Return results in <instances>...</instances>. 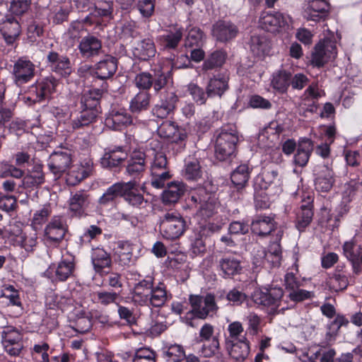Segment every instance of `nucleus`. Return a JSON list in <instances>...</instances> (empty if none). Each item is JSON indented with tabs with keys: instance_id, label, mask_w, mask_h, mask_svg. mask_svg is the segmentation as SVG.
<instances>
[{
	"instance_id": "6e6552de",
	"label": "nucleus",
	"mask_w": 362,
	"mask_h": 362,
	"mask_svg": "<svg viewBox=\"0 0 362 362\" xmlns=\"http://www.w3.org/2000/svg\"><path fill=\"white\" fill-rule=\"evenodd\" d=\"M76 264L74 257L63 258L57 265L52 264L45 272V276L52 282L66 281L74 276Z\"/></svg>"
},
{
	"instance_id": "a18cd8bd",
	"label": "nucleus",
	"mask_w": 362,
	"mask_h": 362,
	"mask_svg": "<svg viewBox=\"0 0 362 362\" xmlns=\"http://www.w3.org/2000/svg\"><path fill=\"white\" fill-rule=\"evenodd\" d=\"M122 190L123 182H118L110 186L99 198V204L105 206L112 204L118 197H122Z\"/></svg>"
},
{
	"instance_id": "c9c22d12",
	"label": "nucleus",
	"mask_w": 362,
	"mask_h": 362,
	"mask_svg": "<svg viewBox=\"0 0 362 362\" xmlns=\"http://www.w3.org/2000/svg\"><path fill=\"white\" fill-rule=\"evenodd\" d=\"M313 150V142L308 138H301L298 141L297 151L294 155V163L300 167L307 165Z\"/></svg>"
},
{
	"instance_id": "a878e982",
	"label": "nucleus",
	"mask_w": 362,
	"mask_h": 362,
	"mask_svg": "<svg viewBox=\"0 0 362 362\" xmlns=\"http://www.w3.org/2000/svg\"><path fill=\"white\" fill-rule=\"evenodd\" d=\"M105 123L110 129L121 130L132 123V117L124 109H112L107 115Z\"/></svg>"
},
{
	"instance_id": "0eeeda50",
	"label": "nucleus",
	"mask_w": 362,
	"mask_h": 362,
	"mask_svg": "<svg viewBox=\"0 0 362 362\" xmlns=\"http://www.w3.org/2000/svg\"><path fill=\"white\" fill-rule=\"evenodd\" d=\"M151 185L153 187L160 189L165 186L166 180H169L170 175L168 168L166 156L163 152H156L151 166Z\"/></svg>"
},
{
	"instance_id": "6ab92c4d",
	"label": "nucleus",
	"mask_w": 362,
	"mask_h": 362,
	"mask_svg": "<svg viewBox=\"0 0 362 362\" xmlns=\"http://www.w3.org/2000/svg\"><path fill=\"white\" fill-rule=\"evenodd\" d=\"M78 48L81 57L86 59H91L103 53L101 40L93 35L83 37Z\"/></svg>"
},
{
	"instance_id": "603ef678",
	"label": "nucleus",
	"mask_w": 362,
	"mask_h": 362,
	"mask_svg": "<svg viewBox=\"0 0 362 362\" xmlns=\"http://www.w3.org/2000/svg\"><path fill=\"white\" fill-rule=\"evenodd\" d=\"M226 54L222 50H216L212 52L204 62L202 65L205 71L211 70L222 66L225 63Z\"/></svg>"
},
{
	"instance_id": "ea45409f",
	"label": "nucleus",
	"mask_w": 362,
	"mask_h": 362,
	"mask_svg": "<svg viewBox=\"0 0 362 362\" xmlns=\"http://www.w3.org/2000/svg\"><path fill=\"white\" fill-rule=\"evenodd\" d=\"M255 183L261 189H266L272 185L274 186L281 185V177L277 170L267 169L256 177Z\"/></svg>"
},
{
	"instance_id": "680f3d73",
	"label": "nucleus",
	"mask_w": 362,
	"mask_h": 362,
	"mask_svg": "<svg viewBox=\"0 0 362 362\" xmlns=\"http://www.w3.org/2000/svg\"><path fill=\"white\" fill-rule=\"evenodd\" d=\"M349 323V321L342 315H337L335 319L331 322L328 325L329 332L326 334V339L330 340L332 338H334L339 329L342 326L346 327Z\"/></svg>"
},
{
	"instance_id": "c756f323",
	"label": "nucleus",
	"mask_w": 362,
	"mask_h": 362,
	"mask_svg": "<svg viewBox=\"0 0 362 362\" xmlns=\"http://www.w3.org/2000/svg\"><path fill=\"white\" fill-rule=\"evenodd\" d=\"M91 262L95 272L100 276L107 274L105 269H110L112 264L110 254L100 247H96L93 250Z\"/></svg>"
},
{
	"instance_id": "774afa93",
	"label": "nucleus",
	"mask_w": 362,
	"mask_h": 362,
	"mask_svg": "<svg viewBox=\"0 0 362 362\" xmlns=\"http://www.w3.org/2000/svg\"><path fill=\"white\" fill-rule=\"evenodd\" d=\"M50 210L48 206H44L40 210L37 211L33 217L31 226L35 229V230H37L41 228L43 223H45L49 216L50 215Z\"/></svg>"
},
{
	"instance_id": "5701e85b",
	"label": "nucleus",
	"mask_w": 362,
	"mask_h": 362,
	"mask_svg": "<svg viewBox=\"0 0 362 362\" xmlns=\"http://www.w3.org/2000/svg\"><path fill=\"white\" fill-rule=\"evenodd\" d=\"M155 284L154 278L149 276L135 284L132 292V300L134 303L141 306L147 305L148 298Z\"/></svg>"
},
{
	"instance_id": "e433bc0d",
	"label": "nucleus",
	"mask_w": 362,
	"mask_h": 362,
	"mask_svg": "<svg viewBox=\"0 0 362 362\" xmlns=\"http://www.w3.org/2000/svg\"><path fill=\"white\" fill-rule=\"evenodd\" d=\"M185 192V185L182 182H171L163 192L162 201L165 204L176 203Z\"/></svg>"
},
{
	"instance_id": "ddd939ff",
	"label": "nucleus",
	"mask_w": 362,
	"mask_h": 362,
	"mask_svg": "<svg viewBox=\"0 0 362 362\" xmlns=\"http://www.w3.org/2000/svg\"><path fill=\"white\" fill-rule=\"evenodd\" d=\"M19 19L11 14H6L0 23V32L7 45H13L21 34Z\"/></svg>"
},
{
	"instance_id": "7ed1b4c3",
	"label": "nucleus",
	"mask_w": 362,
	"mask_h": 362,
	"mask_svg": "<svg viewBox=\"0 0 362 362\" xmlns=\"http://www.w3.org/2000/svg\"><path fill=\"white\" fill-rule=\"evenodd\" d=\"M187 220L175 211L165 213L160 219L159 230L164 239L175 240L187 230Z\"/></svg>"
},
{
	"instance_id": "37998d69",
	"label": "nucleus",
	"mask_w": 362,
	"mask_h": 362,
	"mask_svg": "<svg viewBox=\"0 0 362 362\" xmlns=\"http://www.w3.org/2000/svg\"><path fill=\"white\" fill-rule=\"evenodd\" d=\"M79 115L71 121V125L74 129H79L94 122L101 112L96 110L80 108Z\"/></svg>"
},
{
	"instance_id": "412c9836",
	"label": "nucleus",
	"mask_w": 362,
	"mask_h": 362,
	"mask_svg": "<svg viewBox=\"0 0 362 362\" xmlns=\"http://www.w3.org/2000/svg\"><path fill=\"white\" fill-rule=\"evenodd\" d=\"M192 200L199 202V214L202 217L210 218L216 213L217 199L214 194L207 193L205 189H200L197 196L192 197Z\"/></svg>"
},
{
	"instance_id": "f3484780",
	"label": "nucleus",
	"mask_w": 362,
	"mask_h": 362,
	"mask_svg": "<svg viewBox=\"0 0 362 362\" xmlns=\"http://www.w3.org/2000/svg\"><path fill=\"white\" fill-rule=\"evenodd\" d=\"M211 33L217 41L227 42L237 37L239 29L230 21H218L213 25Z\"/></svg>"
},
{
	"instance_id": "a211bd4d",
	"label": "nucleus",
	"mask_w": 362,
	"mask_h": 362,
	"mask_svg": "<svg viewBox=\"0 0 362 362\" xmlns=\"http://www.w3.org/2000/svg\"><path fill=\"white\" fill-rule=\"evenodd\" d=\"M67 231L66 220L62 216H55L46 226L45 236L51 242L58 243L64 239Z\"/></svg>"
},
{
	"instance_id": "79ce46f5",
	"label": "nucleus",
	"mask_w": 362,
	"mask_h": 362,
	"mask_svg": "<svg viewBox=\"0 0 362 362\" xmlns=\"http://www.w3.org/2000/svg\"><path fill=\"white\" fill-rule=\"evenodd\" d=\"M168 299L166 286L162 282L155 284L152 292L148 298L147 305L144 306H152L154 308L162 307Z\"/></svg>"
},
{
	"instance_id": "de8ad7c7",
	"label": "nucleus",
	"mask_w": 362,
	"mask_h": 362,
	"mask_svg": "<svg viewBox=\"0 0 362 362\" xmlns=\"http://www.w3.org/2000/svg\"><path fill=\"white\" fill-rule=\"evenodd\" d=\"M113 3L112 1L105 2L104 6L102 7H95V10L93 13L88 15L83 20L85 23H89L90 25H93L95 23H98L97 20L98 17H105L112 19L113 18Z\"/></svg>"
},
{
	"instance_id": "393cba45",
	"label": "nucleus",
	"mask_w": 362,
	"mask_h": 362,
	"mask_svg": "<svg viewBox=\"0 0 362 362\" xmlns=\"http://www.w3.org/2000/svg\"><path fill=\"white\" fill-rule=\"evenodd\" d=\"M69 209L72 216L81 217L85 214L90 204V195L85 190H78L71 194L69 199Z\"/></svg>"
},
{
	"instance_id": "c85d7f7f",
	"label": "nucleus",
	"mask_w": 362,
	"mask_h": 362,
	"mask_svg": "<svg viewBox=\"0 0 362 362\" xmlns=\"http://www.w3.org/2000/svg\"><path fill=\"white\" fill-rule=\"evenodd\" d=\"M95 77L100 80H107L112 78L117 70V59L111 56L106 55L105 58L95 64Z\"/></svg>"
},
{
	"instance_id": "4be33fe9",
	"label": "nucleus",
	"mask_w": 362,
	"mask_h": 362,
	"mask_svg": "<svg viewBox=\"0 0 362 362\" xmlns=\"http://www.w3.org/2000/svg\"><path fill=\"white\" fill-rule=\"evenodd\" d=\"M302 202L296 219V227L300 232L304 231L310 224L314 215L313 197L307 195L302 199Z\"/></svg>"
},
{
	"instance_id": "b1692460",
	"label": "nucleus",
	"mask_w": 362,
	"mask_h": 362,
	"mask_svg": "<svg viewBox=\"0 0 362 362\" xmlns=\"http://www.w3.org/2000/svg\"><path fill=\"white\" fill-rule=\"evenodd\" d=\"M218 268L220 275L224 279H231L241 274L243 270L241 261L233 255L221 258L218 262Z\"/></svg>"
},
{
	"instance_id": "69168bd1",
	"label": "nucleus",
	"mask_w": 362,
	"mask_h": 362,
	"mask_svg": "<svg viewBox=\"0 0 362 362\" xmlns=\"http://www.w3.org/2000/svg\"><path fill=\"white\" fill-rule=\"evenodd\" d=\"M134 83L140 90L148 91L153 86V76L148 72H141L135 76Z\"/></svg>"
},
{
	"instance_id": "3c124183",
	"label": "nucleus",
	"mask_w": 362,
	"mask_h": 362,
	"mask_svg": "<svg viewBox=\"0 0 362 362\" xmlns=\"http://www.w3.org/2000/svg\"><path fill=\"white\" fill-rule=\"evenodd\" d=\"M250 49L254 55L262 57L269 52L270 46L265 37L254 35L250 39Z\"/></svg>"
},
{
	"instance_id": "cd10ccee",
	"label": "nucleus",
	"mask_w": 362,
	"mask_h": 362,
	"mask_svg": "<svg viewBox=\"0 0 362 362\" xmlns=\"http://www.w3.org/2000/svg\"><path fill=\"white\" fill-rule=\"evenodd\" d=\"M123 188L122 197L128 202L129 204L136 208H143L147 203L136 187L135 181L123 182Z\"/></svg>"
},
{
	"instance_id": "20e7f679",
	"label": "nucleus",
	"mask_w": 362,
	"mask_h": 362,
	"mask_svg": "<svg viewBox=\"0 0 362 362\" xmlns=\"http://www.w3.org/2000/svg\"><path fill=\"white\" fill-rule=\"evenodd\" d=\"M157 133L160 138L169 139L173 149H175L177 153L185 149L187 134L184 129H180L174 122H163L158 127Z\"/></svg>"
},
{
	"instance_id": "f704fd0d",
	"label": "nucleus",
	"mask_w": 362,
	"mask_h": 362,
	"mask_svg": "<svg viewBox=\"0 0 362 362\" xmlns=\"http://www.w3.org/2000/svg\"><path fill=\"white\" fill-rule=\"evenodd\" d=\"M156 45L151 38H145L138 41L133 48L134 56L141 61H148L155 57Z\"/></svg>"
},
{
	"instance_id": "7c9ffc66",
	"label": "nucleus",
	"mask_w": 362,
	"mask_h": 362,
	"mask_svg": "<svg viewBox=\"0 0 362 362\" xmlns=\"http://www.w3.org/2000/svg\"><path fill=\"white\" fill-rule=\"evenodd\" d=\"M226 344L230 356L235 360L243 361L248 356L250 346L245 335L238 341L226 340Z\"/></svg>"
},
{
	"instance_id": "338daca9",
	"label": "nucleus",
	"mask_w": 362,
	"mask_h": 362,
	"mask_svg": "<svg viewBox=\"0 0 362 362\" xmlns=\"http://www.w3.org/2000/svg\"><path fill=\"white\" fill-rule=\"evenodd\" d=\"M44 33V27L41 22L33 21L27 28V37L30 42H35L38 37L42 36Z\"/></svg>"
},
{
	"instance_id": "09e8293b",
	"label": "nucleus",
	"mask_w": 362,
	"mask_h": 362,
	"mask_svg": "<svg viewBox=\"0 0 362 362\" xmlns=\"http://www.w3.org/2000/svg\"><path fill=\"white\" fill-rule=\"evenodd\" d=\"M228 89V83L223 78H211L206 86V95L209 98L219 96Z\"/></svg>"
},
{
	"instance_id": "f8f14e48",
	"label": "nucleus",
	"mask_w": 362,
	"mask_h": 362,
	"mask_svg": "<svg viewBox=\"0 0 362 362\" xmlns=\"http://www.w3.org/2000/svg\"><path fill=\"white\" fill-rule=\"evenodd\" d=\"M147 167L146 156L144 151L134 150L129 156L126 164V174L134 179H139Z\"/></svg>"
},
{
	"instance_id": "58836bf2",
	"label": "nucleus",
	"mask_w": 362,
	"mask_h": 362,
	"mask_svg": "<svg viewBox=\"0 0 362 362\" xmlns=\"http://www.w3.org/2000/svg\"><path fill=\"white\" fill-rule=\"evenodd\" d=\"M251 170L247 165L241 164L232 172L231 182L238 192L242 191L247 185Z\"/></svg>"
},
{
	"instance_id": "f257e3e1",
	"label": "nucleus",
	"mask_w": 362,
	"mask_h": 362,
	"mask_svg": "<svg viewBox=\"0 0 362 362\" xmlns=\"http://www.w3.org/2000/svg\"><path fill=\"white\" fill-rule=\"evenodd\" d=\"M189 301L192 309L181 316L180 320L191 327H197L194 323L196 319L205 320L208 317H212L218 310L215 297L211 293H207L204 297L190 295Z\"/></svg>"
},
{
	"instance_id": "4c0bfd02",
	"label": "nucleus",
	"mask_w": 362,
	"mask_h": 362,
	"mask_svg": "<svg viewBox=\"0 0 362 362\" xmlns=\"http://www.w3.org/2000/svg\"><path fill=\"white\" fill-rule=\"evenodd\" d=\"M116 255L117 261L122 266H128L134 262L133 252L136 249V245L129 241H118Z\"/></svg>"
},
{
	"instance_id": "4468645a",
	"label": "nucleus",
	"mask_w": 362,
	"mask_h": 362,
	"mask_svg": "<svg viewBox=\"0 0 362 362\" xmlns=\"http://www.w3.org/2000/svg\"><path fill=\"white\" fill-rule=\"evenodd\" d=\"M331 6L326 0H311L304 10L303 16L308 21H325L329 16Z\"/></svg>"
},
{
	"instance_id": "052dcab7",
	"label": "nucleus",
	"mask_w": 362,
	"mask_h": 362,
	"mask_svg": "<svg viewBox=\"0 0 362 362\" xmlns=\"http://www.w3.org/2000/svg\"><path fill=\"white\" fill-rule=\"evenodd\" d=\"M93 295L97 303L104 306H107L112 303L117 304V300L119 298V293L105 290L96 291Z\"/></svg>"
},
{
	"instance_id": "4d7b16f0",
	"label": "nucleus",
	"mask_w": 362,
	"mask_h": 362,
	"mask_svg": "<svg viewBox=\"0 0 362 362\" xmlns=\"http://www.w3.org/2000/svg\"><path fill=\"white\" fill-rule=\"evenodd\" d=\"M31 0H11L8 7L9 14L21 18L30 8Z\"/></svg>"
},
{
	"instance_id": "13d9d810",
	"label": "nucleus",
	"mask_w": 362,
	"mask_h": 362,
	"mask_svg": "<svg viewBox=\"0 0 362 362\" xmlns=\"http://www.w3.org/2000/svg\"><path fill=\"white\" fill-rule=\"evenodd\" d=\"M182 30L179 28L170 32L162 37V43L165 49H175L182 39Z\"/></svg>"
},
{
	"instance_id": "9b49d317",
	"label": "nucleus",
	"mask_w": 362,
	"mask_h": 362,
	"mask_svg": "<svg viewBox=\"0 0 362 362\" xmlns=\"http://www.w3.org/2000/svg\"><path fill=\"white\" fill-rule=\"evenodd\" d=\"M35 66L29 59L21 57L13 64L12 74L14 83L18 86L30 82L35 76Z\"/></svg>"
},
{
	"instance_id": "49530a36",
	"label": "nucleus",
	"mask_w": 362,
	"mask_h": 362,
	"mask_svg": "<svg viewBox=\"0 0 362 362\" xmlns=\"http://www.w3.org/2000/svg\"><path fill=\"white\" fill-rule=\"evenodd\" d=\"M291 72L285 70L274 73L272 80L273 88L280 93H286L291 84Z\"/></svg>"
},
{
	"instance_id": "423d86ee",
	"label": "nucleus",
	"mask_w": 362,
	"mask_h": 362,
	"mask_svg": "<svg viewBox=\"0 0 362 362\" xmlns=\"http://www.w3.org/2000/svg\"><path fill=\"white\" fill-rule=\"evenodd\" d=\"M46 64L52 73L61 78H68L73 72L72 64L69 57L54 50L47 52Z\"/></svg>"
},
{
	"instance_id": "0e129e2a",
	"label": "nucleus",
	"mask_w": 362,
	"mask_h": 362,
	"mask_svg": "<svg viewBox=\"0 0 362 362\" xmlns=\"http://www.w3.org/2000/svg\"><path fill=\"white\" fill-rule=\"evenodd\" d=\"M90 169H85L83 167H80L76 170H74L68 173L66 177V182L69 185H76L90 174Z\"/></svg>"
},
{
	"instance_id": "8fccbe9b",
	"label": "nucleus",
	"mask_w": 362,
	"mask_h": 362,
	"mask_svg": "<svg viewBox=\"0 0 362 362\" xmlns=\"http://www.w3.org/2000/svg\"><path fill=\"white\" fill-rule=\"evenodd\" d=\"M206 238L202 235L197 229H194L189 236L190 250L195 255H204L206 251Z\"/></svg>"
},
{
	"instance_id": "5fc2aeb1",
	"label": "nucleus",
	"mask_w": 362,
	"mask_h": 362,
	"mask_svg": "<svg viewBox=\"0 0 362 362\" xmlns=\"http://www.w3.org/2000/svg\"><path fill=\"white\" fill-rule=\"evenodd\" d=\"M1 296L8 300L9 303L8 305L16 306L17 315H21L23 313V307L20 298L19 293L13 286H6L4 288V291Z\"/></svg>"
},
{
	"instance_id": "dca6fc26",
	"label": "nucleus",
	"mask_w": 362,
	"mask_h": 362,
	"mask_svg": "<svg viewBox=\"0 0 362 362\" xmlns=\"http://www.w3.org/2000/svg\"><path fill=\"white\" fill-rule=\"evenodd\" d=\"M127 158V153L122 146L105 148L104 153L100 159L102 168L114 170L122 165Z\"/></svg>"
},
{
	"instance_id": "bb28decb",
	"label": "nucleus",
	"mask_w": 362,
	"mask_h": 362,
	"mask_svg": "<svg viewBox=\"0 0 362 362\" xmlns=\"http://www.w3.org/2000/svg\"><path fill=\"white\" fill-rule=\"evenodd\" d=\"M276 223L274 216L257 215L252 221L250 229L252 232L259 236L264 237L275 230Z\"/></svg>"
},
{
	"instance_id": "f03ea898",
	"label": "nucleus",
	"mask_w": 362,
	"mask_h": 362,
	"mask_svg": "<svg viewBox=\"0 0 362 362\" xmlns=\"http://www.w3.org/2000/svg\"><path fill=\"white\" fill-rule=\"evenodd\" d=\"M215 156L225 161L235 156L239 141L238 132L234 125H226L216 131Z\"/></svg>"
},
{
	"instance_id": "6e6d98bb",
	"label": "nucleus",
	"mask_w": 362,
	"mask_h": 362,
	"mask_svg": "<svg viewBox=\"0 0 362 362\" xmlns=\"http://www.w3.org/2000/svg\"><path fill=\"white\" fill-rule=\"evenodd\" d=\"M283 130L284 127L277 121H272L261 130L258 139L262 141H264V139H271L272 141Z\"/></svg>"
},
{
	"instance_id": "473e14b6",
	"label": "nucleus",
	"mask_w": 362,
	"mask_h": 362,
	"mask_svg": "<svg viewBox=\"0 0 362 362\" xmlns=\"http://www.w3.org/2000/svg\"><path fill=\"white\" fill-rule=\"evenodd\" d=\"M103 94V90L93 88L84 91L80 99V108L96 110L101 112L100 100Z\"/></svg>"
},
{
	"instance_id": "72a5a7b5",
	"label": "nucleus",
	"mask_w": 362,
	"mask_h": 362,
	"mask_svg": "<svg viewBox=\"0 0 362 362\" xmlns=\"http://www.w3.org/2000/svg\"><path fill=\"white\" fill-rule=\"evenodd\" d=\"M45 182V175L41 165L33 166L30 173L23 177L18 182V187L25 189L37 188Z\"/></svg>"
},
{
	"instance_id": "2eb2a0df",
	"label": "nucleus",
	"mask_w": 362,
	"mask_h": 362,
	"mask_svg": "<svg viewBox=\"0 0 362 362\" xmlns=\"http://www.w3.org/2000/svg\"><path fill=\"white\" fill-rule=\"evenodd\" d=\"M71 155L68 151H54L47 160V165L56 177H60L70 167Z\"/></svg>"
},
{
	"instance_id": "e2e57ef3",
	"label": "nucleus",
	"mask_w": 362,
	"mask_h": 362,
	"mask_svg": "<svg viewBox=\"0 0 362 362\" xmlns=\"http://www.w3.org/2000/svg\"><path fill=\"white\" fill-rule=\"evenodd\" d=\"M204 33L203 31L197 27L192 28L187 34L185 40V46L186 47H200L203 45L204 42Z\"/></svg>"
},
{
	"instance_id": "1a4fd4ad",
	"label": "nucleus",
	"mask_w": 362,
	"mask_h": 362,
	"mask_svg": "<svg viewBox=\"0 0 362 362\" xmlns=\"http://www.w3.org/2000/svg\"><path fill=\"white\" fill-rule=\"evenodd\" d=\"M284 295L282 288L279 287L265 288L264 291L256 289L252 294L253 302L263 307L277 308Z\"/></svg>"
},
{
	"instance_id": "9d476101",
	"label": "nucleus",
	"mask_w": 362,
	"mask_h": 362,
	"mask_svg": "<svg viewBox=\"0 0 362 362\" xmlns=\"http://www.w3.org/2000/svg\"><path fill=\"white\" fill-rule=\"evenodd\" d=\"M291 18L289 16L280 12L267 13L260 18L263 29L270 33H278L281 30L289 29Z\"/></svg>"
},
{
	"instance_id": "a19ab883",
	"label": "nucleus",
	"mask_w": 362,
	"mask_h": 362,
	"mask_svg": "<svg viewBox=\"0 0 362 362\" xmlns=\"http://www.w3.org/2000/svg\"><path fill=\"white\" fill-rule=\"evenodd\" d=\"M151 94L148 91L139 90L129 101V110L133 114L146 111L150 105Z\"/></svg>"
},
{
	"instance_id": "aec40b11",
	"label": "nucleus",
	"mask_w": 362,
	"mask_h": 362,
	"mask_svg": "<svg viewBox=\"0 0 362 362\" xmlns=\"http://www.w3.org/2000/svg\"><path fill=\"white\" fill-rule=\"evenodd\" d=\"M315 187L317 191L329 192L334 184V173L327 165H317L313 170Z\"/></svg>"
},
{
	"instance_id": "864d4df0",
	"label": "nucleus",
	"mask_w": 362,
	"mask_h": 362,
	"mask_svg": "<svg viewBox=\"0 0 362 362\" xmlns=\"http://www.w3.org/2000/svg\"><path fill=\"white\" fill-rule=\"evenodd\" d=\"M163 353L167 362H182L185 356L183 347L177 344L166 346Z\"/></svg>"
},
{
	"instance_id": "2f4dec72",
	"label": "nucleus",
	"mask_w": 362,
	"mask_h": 362,
	"mask_svg": "<svg viewBox=\"0 0 362 362\" xmlns=\"http://www.w3.org/2000/svg\"><path fill=\"white\" fill-rule=\"evenodd\" d=\"M59 84V80L54 76L50 75L38 82L36 86V98L35 102H40L42 100L49 98L51 95L56 92Z\"/></svg>"
},
{
	"instance_id": "bf43d9fd",
	"label": "nucleus",
	"mask_w": 362,
	"mask_h": 362,
	"mask_svg": "<svg viewBox=\"0 0 362 362\" xmlns=\"http://www.w3.org/2000/svg\"><path fill=\"white\" fill-rule=\"evenodd\" d=\"M198 342L203 343L198 353L205 358L212 357L219 352L220 343L218 338H213V340Z\"/></svg>"
},
{
	"instance_id": "39448f33",
	"label": "nucleus",
	"mask_w": 362,
	"mask_h": 362,
	"mask_svg": "<svg viewBox=\"0 0 362 362\" xmlns=\"http://www.w3.org/2000/svg\"><path fill=\"white\" fill-rule=\"evenodd\" d=\"M337 55L336 42L326 38L315 45L312 53L310 63L317 68L324 65L330 60H334Z\"/></svg>"
},
{
	"instance_id": "c03bdc74",
	"label": "nucleus",
	"mask_w": 362,
	"mask_h": 362,
	"mask_svg": "<svg viewBox=\"0 0 362 362\" xmlns=\"http://www.w3.org/2000/svg\"><path fill=\"white\" fill-rule=\"evenodd\" d=\"M202 170L199 160L192 156H189L185 160L183 175L187 180H197L202 177Z\"/></svg>"
}]
</instances>
